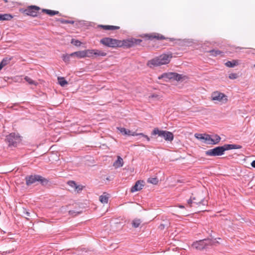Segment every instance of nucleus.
<instances>
[{
    "instance_id": "f257e3e1",
    "label": "nucleus",
    "mask_w": 255,
    "mask_h": 255,
    "mask_svg": "<svg viewBox=\"0 0 255 255\" xmlns=\"http://www.w3.org/2000/svg\"><path fill=\"white\" fill-rule=\"evenodd\" d=\"M139 36L141 38H130L123 40L105 37L101 39L100 42L104 46L111 48H121L122 47L129 48L137 45L144 46L147 41L165 39L167 41H173L172 38H166L162 34L156 32L143 34Z\"/></svg>"
},
{
    "instance_id": "f03ea898",
    "label": "nucleus",
    "mask_w": 255,
    "mask_h": 255,
    "mask_svg": "<svg viewBox=\"0 0 255 255\" xmlns=\"http://www.w3.org/2000/svg\"><path fill=\"white\" fill-rule=\"evenodd\" d=\"M242 148V146L238 144H225L223 146H217L214 148L210 149L206 151L205 154L207 156H221L224 154L225 151L226 150L234 149H241Z\"/></svg>"
},
{
    "instance_id": "7ed1b4c3",
    "label": "nucleus",
    "mask_w": 255,
    "mask_h": 255,
    "mask_svg": "<svg viewBox=\"0 0 255 255\" xmlns=\"http://www.w3.org/2000/svg\"><path fill=\"white\" fill-rule=\"evenodd\" d=\"M172 57L173 55L171 53L168 54L164 53L148 60L146 65L150 68H153L155 67L159 66L162 65H165L170 62Z\"/></svg>"
},
{
    "instance_id": "20e7f679",
    "label": "nucleus",
    "mask_w": 255,
    "mask_h": 255,
    "mask_svg": "<svg viewBox=\"0 0 255 255\" xmlns=\"http://www.w3.org/2000/svg\"><path fill=\"white\" fill-rule=\"evenodd\" d=\"M106 54V53L101 51L98 49L94 50L92 49H87L84 50L73 52L70 54V55H73L78 58H82L86 57H92L94 56H105Z\"/></svg>"
},
{
    "instance_id": "39448f33",
    "label": "nucleus",
    "mask_w": 255,
    "mask_h": 255,
    "mask_svg": "<svg viewBox=\"0 0 255 255\" xmlns=\"http://www.w3.org/2000/svg\"><path fill=\"white\" fill-rule=\"evenodd\" d=\"M26 185L29 186L32 184L35 183L36 181H38L43 186L47 185L49 180L46 178L42 177L40 175L34 174L30 175H27L25 177Z\"/></svg>"
},
{
    "instance_id": "423d86ee",
    "label": "nucleus",
    "mask_w": 255,
    "mask_h": 255,
    "mask_svg": "<svg viewBox=\"0 0 255 255\" xmlns=\"http://www.w3.org/2000/svg\"><path fill=\"white\" fill-rule=\"evenodd\" d=\"M213 244L214 241L212 239H205L194 242L192 244V246L197 250H202L207 249L208 246H212Z\"/></svg>"
},
{
    "instance_id": "0eeeda50",
    "label": "nucleus",
    "mask_w": 255,
    "mask_h": 255,
    "mask_svg": "<svg viewBox=\"0 0 255 255\" xmlns=\"http://www.w3.org/2000/svg\"><path fill=\"white\" fill-rule=\"evenodd\" d=\"M5 140L9 146L16 147L20 142L21 138L18 134L12 132L6 136Z\"/></svg>"
},
{
    "instance_id": "6e6552de",
    "label": "nucleus",
    "mask_w": 255,
    "mask_h": 255,
    "mask_svg": "<svg viewBox=\"0 0 255 255\" xmlns=\"http://www.w3.org/2000/svg\"><path fill=\"white\" fill-rule=\"evenodd\" d=\"M192 197L195 207L206 206L208 204V201L205 200V198L200 194L194 195L192 194Z\"/></svg>"
},
{
    "instance_id": "1a4fd4ad",
    "label": "nucleus",
    "mask_w": 255,
    "mask_h": 255,
    "mask_svg": "<svg viewBox=\"0 0 255 255\" xmlns=\"http://www.w3.org/2000/svg\"><path fill=\"white\" fill-rule=\"evenodd\" d=\"M40 9V8L39 6L36 5H30L24 9L23 10V12L27 15L36 17L37 16Z\"/></svg>"
},
{
    "instance_id": "9d476101",
    "label": "nucleus",
    "mask_w": 255,
    "mask_h": 255,
    "mask_svg": "<svg viewBox=\"0 0 255 255\" xmlns=\"http://www.w3.org/2000/svg\"><path fill=\"white\" fill-rule=\"evenodd\" d=\"M211 97L213 101H218L225 103L228 100L227 96L224 94L218 91L213 92Z\"/></svg>"
},
{
    "instance_id": "9b49d317",
    "label": "nucleus",
    "mask_w": 255,
    "mask_h": 255,
    "mask_svg": "<svg viewBox=\"0 0 255 255\" xmlns=\"http://www.w3.org/2000/svg\"><path fill=\"white\" fill-rule=\"evenodd\" d=\"M143 181L141 180L137 181L135 184L131 188L130 192L131 193H133L134 192H136L142 189V187H143L144 185L143 184Z\"/></svg>"
},
{
    "instance_id": "f8f14e48",
    "label": "nucleus",
    "mask_w": 255,
    "mask_h": 255,
    "mask_svg": "<svg viewBox=\"0 0 255 255\" xmlns=\"http://www.w3.org/2000/svg\"><path fill=\"white\" fill-rule=\"evenodd\" d=\"M172 72L164 73L158 77L159 80H163L165 82H168L170 80H172Z\"/></svg>"
},
{
    "instance_id": "ddd939ff",
    "label": "nucleus",
    "mask_w": 255,
    "mask_h": 255,
    "mask_svg": "<svg viewBox=\"0 0 255 255\" xmlns=\"http://www.w3.org/2000/svg\"><path fill=\"white\" fill-rule=\"evenodd\" d=\"M12 56H6L2 59L1 61L0 62V68L2 69L5 66L9 64L10 61L12 59Z\"/></svg>"
},
{
    "instance_id": "4468645a",
    "label": "nucleus",
    "mask_w": 255,
    "mask_h": 255,
    "mask_svg": "<svg viewBox=\"0 0 255 255\" xmlns=\"http://www.w3.org/2000/svg\"><path fill=\"white\" fill-rule=\"evenodd\" d=\"M127 135H132V136L140 135V136H142V137H145L148 141H150V138L147 135H145V134H143V133H136L135 132H132L131 131H130V130H128V129H127Z\"/></svg>"
},
{
    "instance_id": "2eb2a0df",
    "label": "nucleus",
    "mask_w": 255,
    "mask_h": 255,
    "mask_svg": "<svg viewBox=\"0 0 255 255\" xmlns=\"http://www.w3.org/2000/svg\"><path fill=\"white\" fill-rule=\"evenodd\" d=\"M99 27L102 28L103 29L106 30H118L120 29V26H114V25H99L98 26Z\"/></svg>"
},
{
    "instance_id": "dca6fc26",
    "label": "nucleus",
    "mask_w": 255,
    "mask_h": 255,
    "mask_svg": "<svg viewBox=\"0 0 255 255\" xmlns=\"http://www.w3.org/2000/svg\"><path fill=\"white\" fill-rule=\"evenodd\" d=\"M164 135L163 137L165 140L171 141L173 140L174 135L171 132L166 130Z\"/></svg>"
},
{
    "instance_id": "f3484780",
    "label": "nucleus",
    "mask_w": 255,
    "mask_h": 255,
    "mask_svg": "<svg viewBox=\"0 0 255 255\" xmlns=\"http://www.w3.org/2000/svg\"><path fill=\"white\" fill-rule=\"evenodd\" d=\"M124 164L123 159L120 156H118L117 157V160L114 163V166L116 168H119L122 167Z\"/></svg>"
},
{
    "instance_id": "a211bd4d",
    "label": "nucleus",
    "mask_w": 255,
    "mask_h": 255,
    "mask_svg": "<svg viewBox=\"0 0 255 255\" xmlns=\"http://www.w3.org/2000/svg\"><path fill=\"white\" fill-rule=\"evenodd\" d=\"M182 43V45L185 46H194L195 42L191 39H184L180 42Z\"/></svg>"
},
{
    "instance_id": "6ab92c4d",
    "label": "nucleus",
    "mask_w": 255,
    "mask_h": 255,
    "mask_svg": "<svg viewBox=\"0 0 255 255\" xmlns=\"http://www.w3.org/2000/svg\"><path fill=\"white\" fill-rule=\"evenodd\" d=\"M165 131H166V130H159L158 128H155L152 131L151 134L152 135L158 134V136L163 137V135H164V134Z\"/></svg>"
},
{
    "instance_id": "aec40b11",
    "label": "nucleus",
    "mask_w": 255,
    "mask_h": 255,
    "mask_svg": "<svg viewBox=\"0 0 255 255\" xmlns=\"http://www.w3.org/2000/svg\"><path fill=\"white\" fill-rule=\"evenodd\" d=\"M239 64L238 60H233L232 61H228L225 65L228 67H234Z\"/></svg>"
},
{
    "instance_id": "412c9836",
    "label": "nucleus",
    "mask_w": 255,
    "mask_h": 255,
    "mask_svg": "<svg viewBox=\"0 0 255 255\" xmlns=\"http://www.w3.org/2000/svg\"><path fill=\"white\" fill-rule=\"evenodd\" d=\"M42 12L46 13V14L50 16H53L54 15L58 14L59 13L58 11H55L47 9H42Z\"/></svg>"
},
{
    "instance_id": "4be33fe9",
    "label": "nucleus",
    "mask_w": 255,
    "mask_h": 255,
    "mask_svg": "<svg viewBox=\"0 0 255 255\" xmlns=\"http://www.w3.org/2000/svg\"><path fill=\"white\" fill-rule=\"evenodd\" d=\"M172 80L177 81H180L183 78V76L182 74H179L175 72H172Z\"/></svg>"
},
{
    "instance_id": "5701e85b",
    "label": "nucleus",
    "mask_w": 255,
    "mask_h": 255,
    "mask_svg": "<svg viewBox=\"0 0 255 255\" xmlns=\"http://www.w3.org/2000/svg\"><path fill=\"white\" fill-rule=\"evenodd\" d=\"M12 17L10 14H0V20H10Z\"/></svg>"
},
{
    "instance_id": "b1692460",
    "label": "nucleus",
    "mask_w": 255,
    "mask_h": 255,
    "mask_svg": "<svg viewBox=\"0 0 255 255\" xmlns=\"http://www.w3.org/2000/svg\"><path fill=\"white\" fill-rule=\"evenodd\" d=\"M58 81L59 84L62 87H64L66 85L68 84L67 81L62 77H58Z\"/></svg>"
},
{
    "instance_id": "393cba45",
    "label": "nucleus",
    "mask_w": 255,
    "mask_h": 255,
    "mask_svg": "<svg viewBox=\"0 0 255 255\" xmlns=\"http://www.w3.org/2000/svg\"><path fill=\"white\" fill-rule=\"evenodd\" d=\"M208 53L210 54V55L213 56H216L218 55H219L222 53V51L219 50H215V49H212L209 51H207Z\"/></svg>"
},
{
    "instance_id": "a878e982",
    "label": "nucleus",
    "mask_w": 255,
    "mask_h": 255,
    "mask_svg": "<svg viewBox=\"0 0 255 255\" xmlns=\"http://www.w3.org/2000/svg\"><path fill=\"white\" fill-rule=\"evenodd\" d=\"M99 200L102 203L107 204L109 201V197L106 195H102L100 196Z\"/></svg>"
},
{
    "instance_id": "bb28decb",
    "label": "nucleus",
    "mask_w": 255,
    "mask_h": 255,
    "mask_svg": "<svg viewBox=\"0 0 255 255\" xmlns=\"http://www.w3.org/2000/svg\"><path fill=\"white\" fill-rule=\"evenodd\" d=\"M214 139H213V141L212 142H207V143L210 144H218L221 140V137L218 134L214 135Z\"/></svg>"
},
{
    "instance_id": "cd10ccee",
    "label": "nucleus",
    "mask_w": 255,
    "mask_h": 255,
    "mask_svg": "<svg viewBox=\"0 0 255 255\" xmlns=\"http://www.w3.org/2000/svg\"><path fill=\"white\" fill-rule=\"evenodd\" d=\"M141 223L140 219H134L131 223L132 226L134 228H137L139 226Z\"/></svg>"
},
{
    "instance_id": "c85d7f7f",
    "label": "nucleus",
    "mask_w": 255,
    "mask_h": 255,
    "mask_svg": "<svg viewBox=\"0 0 255 255\" xmlns=\"http://www.w3.org/2000/svg\"><path fill=\"white\" fill-rule=\"evenodd\" d=\"M74 57L73 55H70V54H63L62 56V59L63 60L66 62V63H68L70 61V57Z\"/></svg>"
},
{
    "instance_id": "c756f323",
    "label": "nucleus",
    "mask_w": 255,
    "mask_h": 255,
    "mask_svg": "<svg viewBox=\"0 0 255 255\" xmlns=\"http://www.w3.org/2000/svg\"><path fill=\"white\" fill-rule=\"evenodd\" d=\"M147 182L148 183H152L153 184L156 185L158 182V180L157 178L154 177V178H149L147 180Z\"/></svg>"
},
{
    "instance_id": "7c9ffc66",
    "label": "nucleus",
    "mask_w": 255,
    "mask_h": 255,
    "mask_svg": "<svg viewBox=\"0 0 255 255\" xmlns=\"http://www.w3.org/2000/svg\"><path fill=\"white\" fill-rule=\"evenodd\" d=\"M71 43L76 46H80L81 44V42L79 40L75 39H72Z\"/></svg>"
},
{
    "instance_id": "2f4dec72",
    "label": "nucleus",
    "mask_w": 255,
    "mask_h": 255,
    "mask_svg": "<svg viewBox=\"0 0 255 255\" xmlns=\"http://www.w3.org/2000/svg\"><path fill=\"white\" fill-rule=\"evenodd\" d=\"M204 140L205 141H208V142H212L213 141V139L211 138V135L208 134H204Z\"/></svg>"
},
{
    "instance_id": "473e14b6",
    "label": "nucleus",
    "mask_w": 255,
    "mask_h": 255,
    "mask_svg": "<svg viewBox=\"0 0 255 255\" xmlns=\"http://www.w3.org/2000/svg\"><path fill=\"white\" fill-rule=\"evenodd\" d=\"M193 200H192V197L191 196L190 198L187 201V205L189 207H195V205H194Z\"/></svg>"
},
{
    "instance_id": "72a5a7b5",
    "label": "nucleus",
    "mask_w": 255,
    "mask_h": 255,
    "mask_svg": "<svg viewBox=\"0 0 255 255\" xmlns=\"http://www.w3.org/2000/svg\"><path fill=\"white\" fill-rule=\"evenodd\" d=\"M68 184L71 186V187L75 189V188H77V184L76 183V182L74 181H72V180H71V181H69L68 182Z\"/></svg>"
},
{
    "instance_id": "f704fd0d",
    "label": "nucleus",
    "mask_w": 255,
    "mask_h": 255,
    "mask_svg": "<svg viewBox=\"0 0 255 255\" xmlns=\"http://www.w3.org/2000/svg\"><path fill=\"white\" fill-rule=\"evenodd\" d=\"M195 136L198 139L204 140L205 135L204 134L196 133L195 134Z\"/></svg>"
},
{
    "instance_id": "c9c22d12",
    "label": "nucleus",
    "mask_w": 255,
    "mask_h": 255,
    "mask_svg": "<svg viewBox=\"0 0 255 255\" xmlns=\"http://www.w3.org/2000/svg\"><path fill=\"white\" fill-rule=\"evenodd\" d=\"M80 213H81V212H77V211H76L75 210H70L69 211V214L70 215H71V216H75L77 215H78V214H79Z\"/></svg>"
},
{
    "instance_id": "e433bc0d",
    "label": "nucleus",
    "mask_w": 255,
    "mask_h": 255,
    "mask_svg": "<svg viewBox=\"0 0 255 255\" xmlns=\"http://www.w3.org/2000/svg\"><path fill=\"white\" fill-rule=\"evenodd\" d=\"M118 129L120 131V132L123 134V135H127V129L124 128H118Z\"/></svg>"
},
{
    "instance_id": "4c0bfd02",
    "label": "nucleus",
    "mask_w": 255,
    "mask_h": 255,
    "mask_svg": "<svg viewBox=\"0 0 255 255\" xmlns=\"http://www.w3.org/2000/svg\"><path fill=\"white\" fill-rule=\"evenodd\" d=\"M23 213L27 216L26 217H25L26 219L29 221V220L28 217L30 216V213L26 209H23Z\"/></svg>"
},
{
    "instance_id": "58836bf2",
    "label": "nucleus",
    "mask_w": 255,
    "mask_h": 255,
    "mask_svg": "<svg viewBox=\"0 0 255 255\" xmlns=\"http://www.w3.org/2000/svg\"><path fill=\"white\" fill-rule=\"evenodd\" d=\"M56 21L60 22L62 24H68V23L69 22L68 20H65L63 18H58L57 19Z\"/></svg>"
},
{
    "instance_id": "ea45409f",
    "label": "nucleus",
    "mask_w": 255,
    "mask_h": 255,
    "mask_svg": "<svg viewBox=\"0 0 255 255\" xmlns=\"http://www.w3.org/2000/svg\"><path fill=\"white\" fill-rule=\"evenodd\" d=\"M229 78L230 79H236L238 78V75L236 73H231L229 75Z\"/></svg>"
},
{
    "instance_id": "a19ab883",
    "label": "nucleus",
    "mask_w": 255,
    "mask_h": 255,
    "mask_svg": "<svg viewBox=\"0 0 255 255\" xmlns=\"http://www.w3.org/2000/svg\"><path fill=\"white\" fill-rule=\"evenodd\" d=\"M25 80L30 84H33L34 83V81L27 76L25 77Z\"/></svg>"
},
{
    "instance_id": "79ce46f5",
    "label": "nucleus",
    "mask_w": 255,
    "mask_h": 255,
    "mask_svg": "<svg viewBox=\"0 0 255 255\" xmlns=\"http://www.w3.org/2000/svg\"><path fill=\"white\" fill-rule=\"evenodd\" d=\"M77 188H75V190L77 191L78 193L80 192L82 190L83 187L82 186L77 185Z\"/></svg>"
},
{
    "instance_id": "37998d69",
    "label": "nucleus",
    "mask_w": 255,
    "mask_h": 255,
    "mask_svg": "<svg viewBox=\"0 0 255 255\" xmlns=\"http://www.w3.org/2000/svg\"><path fill=\"white\" fill-rule=\"evenodd\" d=\"M158 97V96L157 94H153L151 95L149 97L154 98H157Z\"/></svg>"
},
{
    "instance_id": "c03bdc74",
    "label": "nucleus",
    "mask_w": 255,
    "mask_h": 255,
    "mask_svg": "<svg viewBox=\"0 0 255 255\" xmlns=\"http://www.w3.org/2000/svg\"><path fill=\"white\" fill-rule=\"evenodd\" d=\"M165 228V225L163 224H160L159 226V228L161 230L164 229Z\"/></svg>"
},
{
    "instance_id": "a18cd8bd",
    "label": "nucleus",
    "mask_w": 255,
    "mask_h": 255,
    "mask_svg": "<svg viewBox=\"0 0 255 255\" xmlns=\"http://www.w3.org/2000/svg\"><path fill=\"white\" fill-rule=\"evenodd\" d=\"M251 165L253 167L255 168V160L252 161Z\"/></svg>"
},
{
    "instance_id": "49530a36",
    "label": "nucleus",
    "mask_w": 255,
    "mask_h": 255,
    "mask_svg": "<svg viewBox=\"0 0 255 255\" xmlns=\"http://www.w3.org/2000/svg\"><path fill=\"white\" fill-rule=\"evenodd\" d=\"M68 24H73L74 23V21L73 20H68Z\"/></svg>"
},
{
    "instance_id": "de8ad7c7",
    "label": "nucleus",
    "mask_w": 255,
    "mask_h": 255,
    "mask_svg": "<svg viewBox=\"0 0 255 255\" xmlns=\"http://www.w3.org/2000/svg\"><path fill=\"white\" fill-rule=\"evenodd\" d=\"M214 46H215V45L214 44H212L211 43H210L209 45H207V46H208V47Z\"/></svg>"
},
{
    "instance_id": "09e8293b",
    "label": "nucleus",
    "mask_w": 255,
    "mask_h": 255,
    "mask_svg": "<svg viewBox=\"0 0 255 255\" xmlns=\"http://www.w3.org/2000/svg\"><path fill=\"white\" fill-rule=\"evenodd\" d=\"M178 207L180 208H182V209H183L184 208V206L183 205H180L178 206Z\"/></svg>"
},
{
    "instance_id": "8fccbe9b",
    "label": "nucleus",
    "mask_w": 255,
    "mask_h": 255,
    "mask_svg": "<svg viewBox=\"0 0 255 255\" xmlns=\"http://www.w3.org/2000/svg\"><path fill=\"white\" fill-rule=\"evenodd\" d=\"M1 69L0 68V70H1Z\"/></svg>"
}]
</instances>
